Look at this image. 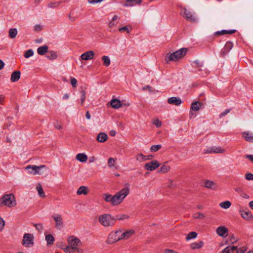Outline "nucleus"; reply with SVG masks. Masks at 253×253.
<instances>
[{
	"label": "nucleus",
	"mask_w": 253,
	"mask_h": 253,
	"mask_svg": "<svg viewBox=\"0 0 253 253\" xmlns=\"http://www.w3.org/2000/svg\"><path fill=\"white\" fill-rule=\"evenodd\" d=\"M129 193V185L125 184V187L114 196L109 194H104L102 198L106 202L110 203L113 206H116L122 203L126 197Z\"/></svg>",
	"instance_id": "obj_1"
},
{
	"label": "nucleus",
	"mask_w": 253,
	"mask_h": 253,
	"mask_svg": "<svg viewBox=\"0 0 253 253\" xmlns=\"http://www.w3.org/2000/svg\"><path fill=\"white\" fill-rule=\"evenodd\" d=\"M79 240L73 236H71L68 238V245L62 249L67 253H74L78 252V244Z\"/></svg>",
	"instance_id": "obj_2"
},
{
	"label": "nucleus",
	"mask_w": 253,
	"mask_h": 253,
	"mask_svg": "<svg viewBox=\"0 0 253 253\" xmlns=\"http://www.w3.org/2000/svg\"><path fill=\"white\" fill-rule=\"evenodd\" d=\"M99 223L105 227L112 226L115 225L116 219L110 214L105 213L98 216Z\"/></svg>",
	"instance_id": "obj_3"
},
{
	"label": "nucleus",
	"mask_w": 253,
	"mask_h": 253,
	"mask_svg": "<svg viewBox=\"0 0 253 253\" xmlns=\"http://www.w3.org/2000/svg\"><path fill=\"white\" fill-rule=\"evenodd\" d=\"M187 49L186 48H182L172 53L167 54L165 60L167 62L169 61H176L183 58L186 54Z\"/></svg>",
	"instance_id": "obj_4"
},
{
	"label": "nucleus",
	"mask_w": 253,
	"mask_h": 253,
	"mask_svg": "<svg viewBox=\"0 0 253 253\" xmlns=\"http://www.w3.org/2000/svg\"><path fill=\"white\" fill-rule=\"evenodd\" d=\"M122 239V230L119 229L116 231L111 232L107 239L108 244H112Z\"/></svg>",
	"instance_id": "obj_5"
},
{
	"label": "nucleus",
	"mask_w": 253,
	"mask_h": 253,
	"mask_svg": "<svg viewBox=\"0 0 253 253\" xmlns=\"http://www.w3.org/2000/svg\"><path fill=\"white\" fill-rule=\"evenodd\" d=\"M1 200L2 203L8 207H13L16 205L15 197L12 194L4 195Z\"/></svg>",
	"instance_id": "obj_6"
},
{
	"label": "nucleus",
	"mask_w": 253,
	"mask_h": 253,
	"mask_svg": "<svg viewBox=\"0 0 253 253\" xmlns=\"http://www.w3.org/2000/svg\"><path fill=\"white\" fill-rule=\"evenodd\" d=\"M180 14L184 17L187 20L191 22H194L197 21V18L195 16L192 14L190 11L188 10L186 8H182L181 10Z\"/></svg>",
	"instance_id": "obj_7"
},
{
	"label": "nucleus",
	"mask_w": 253,
	"mask_h": 253,
	"mask_svg": "<svg viewBox=\"0 0 253 253\" xmlns=\"http://www.w3.org/2000/svg\"><path fill=\"white\" fill-rule=\"evenodd\" d=\"M34 237L33 235L31 234H25L24 235L22 244L26 247H29L33 245L34 244L33 242Z\"/></svg>",
	"instance_id": "obj_8"
},
{
	"label": "nucleus",
	"mask_w": 253,
	"mask_h": 253,
	"mask_svg": "<svg viewBox=\"0 0 253 253\" xmlns=\"http://www.w3.org/2000/svg\"><path fill=\"white\" fill-rule=\"evenodd\" d=\"M160 164L158 161L153 160L147 163L144 165V169L147 170L153 171L157 169Z\"/></svg>",
	"instance_id": "obj_9"
},
{
	"label": "nucleus",
	"mask_w": 253,
	"mask_h": 253,
	"mask_svg": "<svg viewBox=\"0 0 253 253\" xmlns=\"http://www.w3.org/2000/svg\"><path fill=\"white\" fill-rule=\"evenodd\" d=\"M52 218L56 222L55 226L58 229H61L63 227V221L61 214H54Z\"/></svg>",
	"instance_id": "obj_10"
},
{
	"label": "nucleus",
	"mask_w": 253,
	"mask_h": 253,
	"mask_svg": "<svg viewBox=\"0 0 253 253\" xmlns=\"http://www.w3.org/2000/svg\"><path fill=\"white\" fill-rule=\"evenodd\" d=\"M34 168L35 170L37 169L35 173L36 174L42 175L49 171V169L45 165H40L39 166H34Z\"/></svg>",
	"instance_id": "obj_11"
},
{
	"label": "nucleus",
	"mask_w": 253,
	"mask_h": 253,
	"mask_svg": "<svg viewBox=\"0 0 253 253\" xmlns=\"http://www.w3.org/2000/svg\"><path fill=\"white\" fill-rule=\"evenodd\" d=\"M228 229L225 226H219L216 229L217 234L222 237H226L228 235Z\"/></svg>",
	"instance_id": "obj_12"
},
{
	"label": "nucleus",
	"mask_w": 253,
	"mask_h": 253,
	"mask_svg": "<svg viewBox=\"0 0 253 253\" xmlns=\"http://www.w3.org/2000/svg\"><path fill=\"white\" fill-rule=\"evenodd\" d=\"M233 47V43L230 42H227L221 51V55L225 56L231 49Z\"/></svg>",
	"instance_id": "obj_13"
},
{
	"label": "nucleus",
	"mask_w": 253,
	"mask_h": 253,
	"mask_svg": "<svg viewBox=\"0 0 253 253\" xmlns=\"http://www.w3.org/2000/svg\"><path fill=\"white\" fill-rule=\"evenodd\" d=\"M95 55L93 51H88L82 54L80 57L83 60H89L93 59Z\"/></svg>",
	"instance_id": "obj_14"
},
{
	"label": "nucleus",
	"mask_w": 253,
	"mask_h": 253,
	"mask_svg": "<svg viewBox=\"0 0 253 253\" xmlns=\"http://www.w3.org/2000/svg\"><path fill=\"white\" fill-rule=\"evenodd\" d=\"M135 234V231L132 229L128 230L125 231L124 232L122 231V239L123 240H126L132 236H133Z\"/></svg>",
	"instance_id": "obj_15"
},
{
	"label": "nucleus",
	"mask_w": 253,
	"mask_h": 253,
	"mask_svg": "<svg viewBox=\"0 0 253 253\" xmlns=\"http://www.w3.org/2000/svg\"><path fill=\"white\" fill-rule=\"evenodd\" d=\"M168 102L169 104L178 106L181 104L182 101L179 98H177L176 97H171L168 99Z\"/></svg>",
	"instance_id": "obj_16"
},
{
	"label": "nucleus",
	"mask_w": 253,
	"mask_h": 253,
	"mask_svg": "<svg viewBox=\"0 0 253 253\" xmlns=\"http://www.w3.org/2000/svg\"><path fill=\"white\" fill-rule=\"evenodd\" d=\"M21 73L19 71H15L13 72L10 77V81L12 82H17L20 78Z\"/></svg>",
	"instance_id": "obj_17"
},
{
	"label": "nucleus",
	"mask_w": 253,
	"mask_h": 253,
	"mask_svg": "<svg viewBox=\"0 0 253 253\" xmlns=\"http://www.w3.org/2000/svg\"><path fill=\"white\" fill-rule=\"evenodd\" d=\"M236 32V30H223L220 31H217L215 32L214 35L216 36H220L221 35H224L225 34H233Z\"/></svg>",
	"instance_id": "obj_18"
},
{
	"label": "nucleus",
	"mask_w": 253,
	"mask_h": 253,
	"mask_svg": "<svg viewBox=\"0 0 253 253\" xmlns=\"http://www.w3.org/2000/svg\"><path fill=\"white\" fill-rule=\"evenodd\" d=\"M242 136L246 141L253 142V133L245 131L242 133Z\"/></svg>",
	"instance_id": "obj_19"
},
{
	"label": "nucleus",
	"mask_w": 253,
	"mask_h": 253,
	"mask_svg": "<svg viewBox=\"0 0 253 253\" xmlns=\"http://www.w3.org/2000/svg\"><path fill=\"white\" fill-rule=\"evenodd\" d=\"M142 2L141 0H126L124 4L125 6H133L136 4H139Z\"/></svg>",
	"instance_id": "obj_20"
},
{
	"label": "nucleus",
	"mask_w": 253,
	"mask_h": 253,
	"mask_svg": "<svg viewBox=\"0 0 253 253\" xmlns=\"http://www.w3.org/2000/svg\"><path fill=\"white\" fill-rule=\"evenodd\" d=\"M111 106L115 109H119L121 107L122 104L121 101L117 99H113L110 102Z\"/></svg>",
	"instance_id": "obj_21"
},
{
	"label": "nucleus",
	"mask_w": 253,
	"mask_h": 253,
	"mask_svg": "<svg viewBox=\"0 0 253 253\" xmlns=\"http://www.w3.org/2000/svg\"><path fill=\"white\" fill-rule=\"evenodd\" d=\"M242 217L247 220H249L252 217V214L249 211H240Z\"/></svg>",
	"instance_id": "obj_22"
},
{
	"label": "nucleus",
	"mask_w": 253,
	"mask_h": 253,
	"mask_svg": "<svg viewBox=\"0 0 253 253\" xmlns=\"http://www.w3.org/2000/svg\"><path fill=\"white\" fill-rule=\"evenodd\" d=\"M202 103L199 101H195L191 104V109L194 111H198L200 110Z\"/></svg>",
	"instance_id": "obj_23"
},
{
	"label": "nucleus",
	"mask_w": 253,
	"mask_h": 253,
	"mask_svg": "<svg viewBox=\"0 0 253 253\" xmlns=\"http://www.w3.org/2000/svg\"><path fill=\"white\" fill-rule=\"evenodd\" d=\"M108 136L105 133L101 132L98 134L97 140L99 142H104L107 140Z\"/></svg>",
	"instance_id": "obj_24"
},
{
	"label": "nucleus",
	"mask_w": 253,
	"mask_h": 253,
	"mask_svg": "<svg viewBox=\"0 0 253 253\" xmlns=\"http://www.w3.org/2000/svg\"><path fill=\"white\" fill-rule=\"evenodd\" d=\"M205 186L208 188L215 189L216 187V184L212 181L206 180L205 182Z\"/></svg>",
	"instance_id": "obj_25"
},
{
	"label": "nucleus",
	"mask_w": 253,
	"mask_h": 253,
	"mask_svg": "<svg viewBox=\"0 0 253 253\" xmlns=\"http://www.w3.org/2000/svg\"><path fill=\"white\" fill-rule=\"evenodd\" d=\"M45 240L47 242V244L48 246H50L53 244V243L55 241V239L53 235L51 234H47L45 236Z\"/></svg>",
	"instance_id": "obj_26"
},
{
	"label": "nucleus",
	"mask_w": 253,
	"mask_h": 253,
	"mask_svg": "<svg viewBox=\"0 0 253 253\" xmlns=\"http://www.w3.org/2000/svg\"><path fill=\"white\" fill-rule=\"evenodd\" d=\"M48 48V47L47 45H43L38 48L37 52L40 55H42L47 52Z\"/></svg>",
	"instance_id": "obj_27"
},
{
	"label": "nucleus",
	"mask_w": 253,
	"mask_h": 253,
	"mask_svg": "<svg viewBox=\"0 0 253 253\" xmlns=\"http://www.w3.org/2000/svg\"><path fill=\"white\" fill-rule=\"evenodd\" d=\"M204 245V243L202 241H200L198 243H193L190 245V248L192 250L199 249L201 248Z\"/></svg>",
	"instance_id": "obj_28"
},
{
	"label": "nucleus",
	"mask_w": 253,
	"mask_h": 253,
	"mask_svg": "<svg viewBox=\"0 0 253 253\" xmlns=\"http://www.w3.org/2000/svg\"><path fill=\"white\" fill-rule=\"evenodd\" d=\"M36 189L38 192V194L41 197L44 198L45 197V193L42 189V185L40 183L37 185Z\"/></svg>",
	"instance_id": "obj_29"
},
{
	"label": "nucleus",
	"mask_w": 253,
	"mask_h": 253,
	"mask_svg": "<svg viewBox=\"0 0 253 253\" xmlns=\"http://www.w3.org/2000/svg\"><path fill=\"white\" fill-rule=\"evenodd\" d=\"M212 150V153H223L225 152V150L220 147L213 146Z\"/></svg>",
	"instance_id": "obj_30"
},
{
	"label": "nucleus",
	"mask_w": 253,
	"mask_h": 253,
	"mask_svg": "<svg viewBox=\"0 0 253 253\" xmlns=\"http://www.w3.org/2000/svg\"><path fill=\"white\" fill-rule=\"evenodd\" d=\"M102 61H103V64L106 66L108 67L110 64V59L108 56H103L101 57Z\"/></svg>",
	"instance_id": "obj_31"
},
{
	"label": "nucleus",
	"mask_w": 253,
	"mask_h": 253,
	"mask_svg": "<svg viewBox=\"0 0 253 253\" xmlns=\"http://www.w3.org/2000/svg\"><path fill=\"white\" fill-rule=\"evenodd\" d=\"M129 217H130V216L128 214H122L117 215L115 216V219H116V220H125V219H127L129 218Z\"/></svg>",
	"instance_id": "obj_32"
},
{
	"label": "nucleus",
	"mask_w": 253,
	"mask_h": 253,
	"mask_svg": "<svg viewBox=\"0 0 253 253\" xmlns=\"http://www.w3.org/2000/svg\"><path fill=\"white\" fill-rule=\"evenodd\" d=\"M17 35V30L16 28L10 29L9 31V37L11 39H14Z\"/></svg>",
	"instance_id": "obj_33"
},
{
	"label": "nucleus",
	"mask_w": 253,
	"mask_h": 253,
	"mask_svg": "<svg viewBox=\"0 0 253 253\" xmlns=\"http://www.w3.org/2000/svg\"><path fill=\"white\" fill-rule=\"evenodd\" d=\"M170 170V167L167 165H163L158 171L159 172L165 173Z\"/></svg>",
	"instance_id": "obj_34"
},
{
	"label": "nucleus",
	"mask_w": 253,
	"mask_h": 253,
	"mask_svg": "<svg viewBox=\"0 0 253 253\" xmlns=\"http://www.w3.org/2000/svg\"><path fill=\"white\" fill-rule=\"evenodd\" d=\"M231 205V203L229 201H226L220 203L219 206L221 208L227 209L229 208Z\"/></svg>",
	"instance_id": "obj_35"
},
{
	"label": "nucleus",
	"mask_w": 253,
	"mask_h": 253,
	"mask_svg": "<svg viewBox=\"0 0 253 253\" xmlns=\"http://www.w3.org/2000/svg\"><path fill=\"white\" fill-rule=\"evenodd\" d=\"M34 166H36V165H29L26 167V169L29 170V172L33 175H36V173H35L36 171H37V169H36V170H35V169L34 168Z\"/></svg>",
	"instance_id": "obj_36"
},
{
	"label": "nucleus",
	"mask_w": 253,
	"mask_h": 253,
	"mask_svg": "<svg viewBox=\"0 0 253 253\" xmlns=\"http://www.w3.org/2000/svg\"><path fill=\"white\" fill-rule=\"evenodd\" d=\"M197 236V233L195 232H190L186 237V240H189L192 239L196 238Z\"/></svg>",
	"instance_id": "obj_37"
},
{
	"label": "nucleus",
	"mask_w": 253,
	"mask_h": 253,
	"mask_svg": "<svg viewBox=\"0 0 253 253\" xmlns=\"http://www.w3.org/2000/svg\"><path fill=\"white\" fill-rule=\"evenodd\" d=\"M117 159L113 158H109L108 161V165L109 168H112L114 167Z\"/></svg>",
	"instance_id": "obj_38"
},
{
	"label": "nucleus",
	"mask_w": 253,
	"mask_h": 253,
	"mask_svg": "<svg viewBox=\"0 0 253 253\" xmlns=\"http://www.w3.org/2000/svg\"><path fill=\"white\" fill-rule=\"evenodd\" d=\"M88 193V189L87 187L82 186H80V195L84 194L86 195Z\"/></svg>",
	"instance_id": "obj_39"
},
{
	"label": "nucleus",
	"mask_w": 253,
	"mask_h": 253,
	"mask_svg": "<svg viewBox=\"0 0 253 253\" xmlns=\"http://www.w3.org/2000/svg\"><path fill=\"white\" fill-rule=\"evenodd\" d=\"M162 148V145L160 144L152 145L150 148L152 152H157Z\"/></svg>",
	"instance_id": "obj_40"
},
{
	"label": "nucleus",
	"mask_w": 253,
	"mask_h": 253,
	"mask_svg": "<svg viewBox=\"0 0 253 253\" xmlns=\"http://www.w3.org/2000/svg\"><path fill=\"white\" fill-rule=\"evenodd\" d=\"M33 54H34L33 50L32 49H29L25 52L24 56L26 58H28L32 56H33Z\"/></svg>",
	"instance_id": "obj_41"
},
{
	"label": "nucleus",
	"mask_w": 253,
	"mask_h": 253,
	"mask_svg": "<svg viewBox=\"0 0 253 253\" xmlns=\"http://www.w3.org/2000/svg\"><path fill=\"white\" fill-rule=\"evenodd\" d=\"M46 57L50 59H53L57 57V55L55 52L51 51L48 53V54L46 55Z\"/></svg>",
	"instance_id": "obj_42"
},
{
	"label": "nucleus",
	"mask_w": 253,
	"mask_h": 253,
	"mask_svg": "<svg viewBox=\"0 0 253 253\" xmlns=\"http://www.w3.org/2000/svg\"><path fill=\"white\" fill-rule=\"evenodd\" d=\"M193 217L195 219H204L205 216L203 213L197 212L195 213L193 215Z\"/></svg>",
	"instance_id": "obj_43"
},
{
	"label": "nucleus",
	"mask_w": 253,
	"mask_h": 253,
	"mask_svg": "<svg viewBox=\"0 0 253 253\" xmlns=\"http://www.w3.org/2000/svg\"><path fill=\"white\" fill-rule=\"evenodd\" d=\"M60 2H51L48 4V7L51 8L57 7Z\"/></svg>",
	"instance_id": "obj_44"
},
{
	"label": "nucleus",
	"mask_w": 253,
	"mask_h": 253,
	"mask_svg": "<svg viewBox=\"0 0 253 253\" xmlns=\"http://www.w3.org/2000/svg\"><path fill=\"white\" fill-rule=\"evenodd\" d=\"M136 159L139 162H143L146 161V157L142 154H140L136 156Z\"/></svg>",
	"instance_id": "obj_45"
},
{
	"label": "nucleus",
	"mask_w": 253,
	"mask_h": 253,
	"mask_svg": "<svg viewBox=\"0 0 253 253\" xmlns=\"http://www.w3.org/2000/svg\"><path fill=\"white\" fill-rule=\"evenodd\" d=\"M81 103L83 104L84 102L86 97V92L84 89H82V90H81Z\"/></svg>",
	"instance_id": "obj_46"
},
{
	"label": "nucleus",
	"mask_w": 253,
	"mask_h": 253,
	"mask_svg": "<svg viewBox=\"0 0 253 253\" xmlns=\"http://www.w3.org/2000/svg\"><path fill=\"white\" fill-rule=\"evenodd\" d=\"M87 160V156L84 153H80V162H85Z\"/></svg>",
	"instance_id": "obj_47"
},
{
	"label": "nucleus",
	"mask_w": 253,
	"mask_h": 253,
	"mask_svg": "<svg viewBox=\"0 0 253 253\" xmlns=\"http://www.w3.org/2000/svg\"><path fill=\"white\" fill-rule=\"evenodd\" d=\"M34 226L39 232H42L43 230V226L41 223L34 224Z\"/></svg>",
	"instance_id": "obj_48"
},
{
	"label": "nucleus",
	"mask_w": 253,
	"mask_h": 253,
	"mask_svg": "<svg viewBox=\"0 0 253 253\" xmlns=\"http://www.w3.org/2000/svg\"><path fill=\"white\" fill-rule=\"evenodd\" d=\"M153 124L157 127H160L162 126V122L158 119H155L153 121Z\"/></svg>",
	"instance_id": "obj_49"
},
{
	"label": "nucleus",
	"mask_w": 253,
	"mask_h": 253,
	"mask_svg": "<svg viewBox=\"0 0 253 253\" xmlns=\"http://www.w3.org/2000/svg\"><path fill=\"white\" fill-rule=\"evenodd\" d=\"M5 225L4 220L0 216V232L2 231Z\"/></svg>",
	"instance_id": "obj_50"
},
{
	"label": "nucleus",
	"mask_w": 253,
	"mask_h": 253,
	"mask_svg": "<svg viewBox=\"0 0 253 253\" xmlns=\"http://www.w3.org/2000/svg\"><path fill=\"white\" fill-rule=\"evenodd\" d=\"M245 178L248 180H253V174L247 173L245 174Z\"/></svg>",
	"instance_id": "obj_51"
},
{
	"label": "nucleus",
	"mask_w": 253,
	"mask_h": 253,
	"mask_svg": "<svg viewBox=\"0 0 253 253\" xmlns=\"http://www.w3.org/2000/svg\"><path fill=\"white\" fill-rule=\"evenodd\" d=\"M71 84L73 87H76L77 85V81L75 78H71Z\"/></svg>",
	"instance_id": "obj_52"
},
{
	"label": "nucleus",
	"mask_w": 253,
	"mask_h": 253,
	"mask_svg": "<svg viewBox=\"0 0 253 253\" xmlns=\"http://www.w3.org/2000/svg\"><path fill=\"white\" fill-rule=\"evenodd\" d=\"M221 253H233L230 249V246L226 247L221 252Z\"/></svg>",
	"instance_id": "obj_53"
},
{
	"label": "nucleus",
	"mask_w": 253,
	"mask_h": 253,
	"mask_svg": "<svg viewBox=\"0 0 253 253\" xmlns=\"http://www.w3.org/2000/svg\"><path fill=\"white\" fill-rule=\"evenodd\" d=\"M194 63L196 65L197 67H201L203 66V63L199 60L194 61Z\"/></svg>",
	"instance_id": "obj_54"
},
{
	"label": "nucleus",
	"mask_w": 253,
	"mask_h": 253,
	"mask_svg": "<svg viewBox=\"0 0 253 253\" xmlns=\"http://www.w3.org/2000/svg\"><path fill=\"white\" fill-rule=\"evenodd\" d=\"M231 111L230 109H226L223 112L220 114L219 115L220 118H222L224 116H225L226 115H227L228 113H229Z\"/></svg>",
	"instance_id": "obj_55"
},
{
	"label": "nucleus",
	"mask_w": 253,
	"mask_h": 253,
	"mask_svg": "<svg viewBox=\"0 0 253 253\" xmlns=\"http://www.w3.org/2000/svg\"><path fill=\"white\" fill-rule=\"evenodd\" d=\"M238 239L234 236H231L229 239V242L233 244L237 241Z\"/></svg>",
	"instance_id": "obj_56"
},
{
	"label": "nucleus",
	"mask_w": 253,
	"mask_h": 253,
	"mask_svg": "<svg viewBox=\"0 0 253 253\" xmlns=\"http://www.w3.org/2000/svg\"><path fill=\"white\" fill-rule=\"evenodd\" d=\"M212 147H209V148L204 150V154H211V153H212Z\"/></svg>",
	"instance_id": "obj_57"
},
{
	"label": "nucleus",
	"mask_w": 253,
	"mask_h": 253,
	"mask_svg": "<svg viewBox=\"0 0 253 253\" xmlns=\"http://www.w3.org/2000/svg\"><path fill=\"white\" fill-rule=\"evenodd\" d=\"M119 31L120 32H123L124 31H126L127 32V33H129V31L127 27V26H125L124 27H122V28H120L119 29Z\"/></svg>",
	"instance_id": "obj_58"
},
{
	"label": "nucleus",
	"mask_w": 253,
	"mask_h": 253,
	"mask_svg": "<svg viewBox=\"0 0 253 253\" xmlns=\"http://www.w3.org/2000/svg\"><path fill=\"white\" fill-rule=\"evenodd\" d=\"M42 27L41 25H35V30L36 31L39 32V31H42Z\"/></svg>",
	"instance_id": "obj_59"
},
{
	"label": "nucleus",
	"mask_w": 253,
	"mask_h": 253,
	"mask_svg": "<svg viewBox=\"0 0 253 253\" xmlns=\"http://www.w3.org/2000/svg\"><path fill=\"white\" fill-rule=\"evenodd\" d=\"M245 157L253 162V155H246Z\"/></svg>",
	"instance_id": "obj_60"
},
{
	"label": "nucleus",
	"mask_w": 253,
	"mask_h": 253,
	"mask_svg": "<svg viewBox=\"0 0 253 253\" xmlns=\"http://www.w3.org/2000/svg\"><path fill=\"white\" fill-rule=\"evenodd\" d=\"M241 196L245 199H248L250 198L249 196L246 193H243L241 194Z\"/></svg>",
	"instance_id": "obj_61"
},
{
	"label": "nucleus",
	"mask_w": 253,
	"mask_h": 253,
	"mask_svg": "<svg viewBox=\"0 0 253 253\" xmlns=\"http://www.w3.org/2000/svg\"><path fill=\"white\" fill-rule=\"evenodd\" d=\"M115 25V23L114 21H111L109 23V27L110 28H112L114 27V26Z\"/></svg>",
	"instance_id": "obj_62"
},
{
	"label": "nucleus",
	"mask_w": 253,
	"mask_h": 253,
	"mask_svg": "<svg viewBox=\"0 0 253 253\" xmlns=\"http://www.w3.org/2000/svg\"><path fill=\"white\" fill-rule=\"evenodd\" d=\"M230 249L232 251V252H234V251H236L237 250L238 248L237 246H232L230 247Z\"/></svg>",
	"instance_id": "obj_63"
},
{
	"label": "nucleus",
	"mask_w": 253,
	"mask_h": 253,
	"mask_svg": "<svg viewBox=\"0 0 253 253\" xmlns=\"http://www.w3.org/2000/svg\"><path fill=\"white\" fill-rule=\"evenodd\" d=\"M95 157L92 156V157H91L89 158V163H93V162H94L95 161Z\"/></svg>",
	"instance_id": "obj_64"
}]
</instances>
